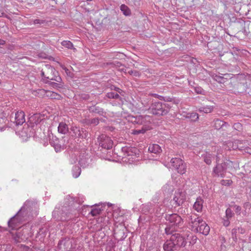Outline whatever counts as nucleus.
Returning <instances> with one entry per match:
<instances>
[{"label":"nucleus","instance_id":"4","mask_svg":"<svg viewBox=\"0 0 251 251\" xmlns=\"http://www.w3.org/2000/svg\"><path fill=\"white\" fill-rule=\"evenodd\" d=\"M228 165V163L226 162L217 163L216 165L213 168L212 175L217 177H225Z\"/></svg>","mask_w":251,"mask_h":251},{"label":"nucleus","instance_id":"61","mask_svg":"<svg viewBox=\"0 0 251 251\" xmlns=\"http://www.w3.org/2000/svg\"><path fill=\"white\" fill-rule=\"evenodd\" d=\"M5 43V41L0 39V45H3Z\"/></svg>","mask_w":251,"mask_h":251},{"label":"nucleus","instance_id":"13","mask_svg":"<svg viewBox=\"0 0 251 251\" xmlns=\"http://www.w3.org/2000/svg\"><path fill=\"white\" fill-rule=\"evenodd\" d=\"M122 117H123L122 114L121 113ZM124 118H126L128 121H130L133 123L142 125V115L139 116H132V115H128L127 117L123 116Z\"/></svg>","mask_w":251,"mask_h":251},{"label":"nucleus","instance_id":"31","mask_svg":"<svg viewBox=\"0 0 251 251\" xmlns=\"http://www.w3.org/2000/svg\"><path fill=\"white\" fill-rule=\"evenodd\" d=\"M89 158L84 157V158H80L79 160V164L81 167L82 168H85L89 164Z\"/></svg>","mask_w":251,"mask_h":251},{"label":"nucleus","instance_id":"5","mask_svg":"<svg viewBox=\"0 0 251 251\" xmlns=\"http://www.w3.org/2000/svg\"><path fill=\"white\" fill-rule=\"evenodd\" d=\"M164 218L165 220L168 222V224L172 225L176 228L182 226L183 223L182 218L176 213L166 214Z\"/></svg>","mask_w":251,"mask_h":251},{"label":"nucleus","instance_id":"40","mask_svg":"<svg viewBox=\"0 0 251 251\" xmlns=\"http://www.w3.org/2000/svg\"><path fill=\"white\" fill-rule=\"evenodd\" d=\"M89 126H97L99 123V119L98 118H95L93 119H89Z\"/></svg>","mask_w":251,"mask_h":251},{"label":"nucleus","instance_id":"58","mask_svg":"<svg viewBox=\"0 0 251 251\" xmlns=\"http://www.w3.org/2000/svg\"><path fill=\"white\" fill-rule=\"evenodd\" d=\"M51 84L52 85V86L53 87H58V83H55V82H52L51 83Z\"/></svg>","mask_w":251,"mask_h":251},{"label":"nucleus","instance_id":"20","mask_svg":"<svg viewBox=\"0 0 251 251\" xmlns=\"http://www.w3.org/2000/svg\"><path fill=\"white\" fill-rule=\"evenodd\" d=\"M166 227L165 228V234L168 235L174 234V232L176 231V227L168 223H166Z\"/></svg>","mask_w":251,"mask_h":251},{"label":"nucleus","instance_id":"43","mask_svg":"<svg viewBox=\"0 0 251 251\" xmlns=\"http://www.w3.org/2000/svg\"><path fill=\"white\" fill-rule=\"evenodd\" d=\"M51 145L54 147V149L56 152L59 151H60L61 146L60 144L58 143H53L52 142H50Z\"/></svg>","mask_w":251,"mask_h":251},{"label":"nucleus","instance_id":"18","mask_svg":"<svg viewBox=\"0 0 251 251\" xmlns=\"http://www.w3.org/2000/svg\"><path fill=\"white\" fill-rule=\"evenodd\" d=\"M58 131L59 133L65 134L69 132V127L68 125L64 122H60L58 126Z\"/></svg>","mask_w":251,"mask_h":251},{"label":"nucleus","instance_id":"47","mask_svg":"<svg viewBox=\"0 0 251 251\" xmlns=\"http://www.w3.org/2000/svg\"><path fill=\"white\" fill-rule=\"evenodd\" d=\"M122 71L124 72L125 73H127L132 75L133 71L129 70L128 69L123 68L121 69Z\"/></svg>","mask_w":251,"mask_h":251},{"label":"nucleus","instance_id":"11","mask_svg":"<svg viewBox=\"0 0 251 251\" xmlns=\"http://www.w3.org/2000/svg\"><path fill=\"white\" fill-rule=\"evenodd\" d=\"M32 115L29 117V120L33 124L37 125L45 119L44 114H41L40 113H32Z\"/></svg>","mask_w":251,"mask_h":251},{"label":"nucleus","instance_id":"46","mask_svg":"<svg viewBox=\"0 0 251 251\" xmlns=\"http://www.w3.org/2000/svg\"><path fill=\"white\" fill-rule=\"evenodd\" d=\"M161 112V113L160 112H157L156 111H152V114L153 115H166L168 111H164V110H162V111H160Z\"/></svg>","mask_w":251,"mask_h":251},{"label":"nucleus","instance_id":"48","mask_svg":"<svg viewBox=\"0 0 251 251\" xmlns=\"http://www.w3.org/2000/svg\"><path fill=\"white\" fill-rule=\"evenodd\" d=\"M229 219H227V218L223 219V225L224 226H225L226 227H227L229 226V225H230Z\"/></svg>","mask_w":251,"mask_h":251},{"label":"nucleus","instance_id":"53","mask_svg":"<svg viewBox=\"0 0 251 251\" xmlns=\"http://www.w3.org/2000/svg\"><path fill=\"white\" fill-rule=\"evenodd\" d=\"M251 207V204L249 202H246L244 203V207L247 209V208L250 209Z\"/></svg>","mask_w":251,"mask_h":251},{"label":"nucleus","instance_id":"50","mask_svg":"<svg viewBox=\"0 0 251 251\" xmlns=\"http://www.w3.org/2000/svg\"><path fill=\"white\" fill-rule=\"evenodd\" d=\"M90 122V120H89V119H86V118H85V119H83L82 120H81V122L85 125H87V126H89V122Z\"/></svg>","mask_w":251,"mask_h":251},{"label":"nucleus","instance_id":"35","mask_svg":"<svg viewBox=\"0 0 251 251\" xmlns=\"http://www.w3.org/2000/svg\"><path fill=\"white\" fill-rule=\"evenodd\" d=\"M189 240H190L188 241V242L189 243V245L187 246H188V248L190 246H192L196 243L197 241L198 240V238L195 235H192L190 237V238H189Z\"/></svg>","mask_w":251,"mask_h":251},{"label":"nucleus","instance_id":"25","mask_svg":"<svg viewBox=\"0 0 251 251\" xmlns=\"http://www.w3.org/2000/svg\"><path fill=\"white\" fill-rule=\"evenodd\" d=\"M37 202L34 201L27 200L25 201L23 206L25 207V208L29 210V212H30L32 210V208L35 206Z\"/></svg>","mask_w":251,"mask_h":251},{"label":"nucleus","instance_id":"2","mask_svg":"<svg viewBox=\"0 0 251 251\" xmlns=\"http://www.w3.org/2000/svg\"><path fill=\"white\" fill-rule=\"evenodd\" d=\"M189 235L185 237L182 234L178 233H175L171 237V241H173L176 250L180 248H187V243L189 240Z\"/></svg>","mask_w":251,"mask_h":251},{"label":"nucleus","instance_id":"38","mask_svg":"<svg viewBox=\"0 0 251 251\" xmlns=\"http://www.w3.org/2000/svg\"><path fill=\"white\" fill-rule=\"evenodd\" d=\"M142 124L146 123V122L151 123V117L150 115H142Z\"/></svg>","mask_w":251,"mask_h":251},{"label":"nucleus","instance_id":"16","mask_svg":"<svg viewBox=\"0 0 251 251\" xmlns=\"http://www.w3.org/2000/svg\"><path fill=\"white\" fill-rule=\"evenodd\" d=\"M29 212V210L22 206L16 214H19L18 217L21 218L23 221L25 222Z\"/></svg>","mask_w":251,"mask_h":251},{"label":"nucleus","instance_id":"42","mask_svg":"<svg viewBox=\"0 0 251 251\" xmlns=\"http://www.w3.org/2000/svg\"><path fill=\"white\" fill-rule=\"evenodd\" d=\"M47 231V229H44L43 228H41L39 229V231L37 233V235L39 236H42L41 238H43L46 235V232Z\"/></svg>","mask_w":251,"mask_h":251},{"label":"nucleus","instance_id":"27","mask_svg":"<svg viewBox=\"0 0 251 251\" xmlns=\"http://www.w3.org/2000/svg\"><path fill=\"white\" fill-rule=\"evenodd\" d=\"M47 97H49L51 99L57 100H61L62 98V97L61 95L51 91H49V92H48Z\"/></svg>","mask_w":251,"mask_h":251},{"label":"nucleus","instance_id":"37","mask_svg":"<svg viewBox=\"0 0 251 251\" xmlns=\"http://www.w3.org/2000/svg\"><path fill=\"white\" fill-rule=\"evenodd\" d=\"M189 222L190 225L194 224L195 222H197L198 220H202L201 218L199 217H197V215H191L189 217Z\"/></svg>","mask_w":251,"mask_h":251},{"label":"nucleus","instance_id":"32","mask_svg":"<svg viewBox=\"0 0 251 251\" xmlns=\"http://www.w3.org/2000/svg\"><path fill=\"white\" fill-rule=\"evenodd\" d=\"M204 162L207 165H210L212 163L211 154L210 153H206L203 155Z\"/></svg>","mask_w":251,"mask_h":251},{"label":"nucleus","instance_id":"39","mask_svg":"<svg viewBox=\"0 0 251 251\" xmlns=\"http://www.w3.org/2000/svg\"><path fill=\"white\" fill-rule=\"evenodd\" d=\"M148 130L146 127H142L141 129H135L133 131L132 133L134 135H138L139 134H143Z\"/></svg>","mask_w":251,"mask_h":251},{"label":"nucleus","instance_id":"26","mask_svg":"<svg viewBox=\"0 0 251 251\" xmlns=\"http://www.w3.org/2000/svg\"><path fill=\"white\" fill-rule=\"evenodd\" d=\"M227 124L222 120L216 119L214 122V127L216 129H220L224 126H226Z\"/></svg>","mask_w":251,"mask_h":251},{"label":"nucleus","instance_id":"59","mask_svg":"<svg viewBox=\"0 0 251 251\" xmlns=\"http://www.w3.org/2000/svg\"><path fill=\"white\" fill-rule=\"evenodd\" d=\"M232 238L233 239V240L235 242H237V236H236V235H235V236H232Z\"/></svg>","mask_w":251,"mask_h":251},{"label":"nucleus","instance_id":"52","mask_svg":"<svg viewBox=\"0 0 251 251\" xmlns=\"http://www.w3.org/2000/svg\"><path fill=\"white\" fill-rule=\"evenodd\" d=\"M60 66L62 67V68L65 70L66 73L69 76H71V75H70V72L69 71V70L67 69L64 65H60Z\"/></svg>","mask_w":251,"mask_h":251},{"label":"nucleus","instance_id":"56","mask_svg":"<svg viewBox=\"0 0 251 251\" xmlns=\"http://www.w3.org/2000/svg\"><path fill=\"white\" fill-rule=\"evenodd\" d=\"M58 215V211L56 210H54L53 212H52V216L54 218H58V217H56V216Z\"/></svg>","mask_w":251,"mask_h":251},{"label":"nucleus","instance_id":"30","mask_svg":"<svg viewBox=\"0 0 251 251\" xmlns=\"http://www.w3.org/2000/svg\"><path fill=\"white\" fill-rule=\"evenodd\" d=\"M229 206L231 207H233L235 210V212L237 215H240L241 214L242 208L241 206L237 205L235 204V202L233 201L231 202L229 204Z\"/></svg>","mask_w":251,"mask_h":251},{"label":"nucleus","instance_id":"41","mask_svg":"<svg viewBox=\"0 0 251 251\" xmlns=\"http://www.w3.org/2000/svg\"><path fill=\"white\" fill-rule=\"evenodd\" d=\"M107 97L108 98L118 99L119 98V95L117 93L115 94L113 92H109L107 94Z\"/></svg>","mask_w":251,"mask_h":251},{"label":"nucleus","instance_id":"51","mask_svg":"<svg viewBox=\"0 0 251 251\" xmlns=\"http://www.w3.org/2000/svg\"><path fill=\"white\" fill-rule=\"evenodd\" d=\"M237 229L238 232L239 233L242 234H244L246 231L245 229L244 228L241 227L237 228Z\"/></svg>","mask_w":251,"mask_h":251},{"label":"nucleus","instance_id":"10","mask_svg":"<svg viewBox=\"0 0 251 251\" xmlns=\"http://www.w3.org/2000/svg\"><path fill=\"white\" fill-rule=\"evenodd\" d=\"M15 116V122L16 125H22L25 122V113L24 111H17Z\"/></svg>","mask_w":251,"mask_h":251},{"label":"nucleus","instance_id":"8","mask_svg":"<svg viewBox=\"0 0 251 251\" xmlns=\"http://www.w3.org/2000/svg\"><path fill=\"white\" fill-rule=\"evenodd\" d=\"M18 215L19 214H15L8 221V227L11 228V230L17 229L19 226L24 222L21 218L18 217Z\"/></svg>","mask_w":251,"mask_h":251},{"label":"nucleus","instance_id":"6","mask_svg":"<svg viewBox=\"0 0 251 251\" xmlns=\"http://www.w3.org/2000/svg\"><path fill=\"white\" fill-rule=\"evenodd\" d=\"M72 247V243L70 240V237H66L62 238L58 243L56 248L58 250H63V251H68Z\"/></svg>","mask_w":251,"mask_h":251},{"label":"nucleus","instance_id":"54","mask_svg":"<svg viewBox=\"0 0 251 251\" xmlns=\"http://www.w3.org/2000/svg\"><path fill=\"white\" fill-rule=\"evenodd\" d=\"M132 75L135 77H139L140 76V73L137 71H133Z\"/></svg>","mask_w":251,"mask_h":251},{"label":"nucleus","instance_id":"23","mask_svg":"<svg viewBox=\"0 0 251 251\" xmlns=\"http://www.w3.org/2000/svg\"><path fill=\"white\" fill-rule=\"evenodd\" d=\"M76 136L79 138L85 139H87L89 138L88 132L84 128H80V130H79V131Z\"/></svg>","mask_w":251,"mask_h":251},{"label":"nucleus","instance_id":"9","mask_svg":"<svg viewBox=\"0 0 251 251\" xmlns=\"http://www.w3.org/2000/svg\"><path fill=\"white\" fill-rule=\"evenodd\" d=\"M173 201H175L176 206H179L182 205L186 201L185 194L182 192L176 193Z\"/></svg>","mask_w":251,"mask_h":251},{"label":"nucleus","instance_id":"44","mask_svg":"<svg viewBox=\"0 0 251 251\" xmlns=\"http://www.w3.org/2000/svg\"><path fill=\"white\" fill-rule=\"evenodd\" d=\"M233 127L234 129L240 131L242 129V125L239 123H235L233 126Z\"/></svg>","mask_w":251,"mask_h":251},{"label":"nucleus","instance_id":"33","mask_svg":"<svg viewBox=\"0 0 251 251\" xmlns=\"http://www.w3.org/2000/svg\"><path fill=\"white\" fill-rule=\"evenodd\" d=\"M61 45L66 48L75 50V49L73 47L72 43L69 41H63L61 42Z\"/></svg>","mask_w":251,"mask_h":251},{"label":"nucleus","instance_id":"45","mask_svg":"<svg viewBox=\"0 0 251 251\" xmlns=\"http://www.w3.org/2000/svg\"><path fill=\"white\" fill-rule=\"evenodd\" d=\"M71 130L75 134V136H76L79 130H80V128L79 126H74L71 128Z\"/></svg>","mask_w":251,"mask_h":251},{"label":"nucleus","instance_id":"19","mask_svg":"<svg viewBox=\"0 0 251 251\" xmlns=\"http://www.w3.org/2000/svg\"><path fill=\"white\" fill-rule=\"evenodd\" d=\"M203 201L201 198H197L196 202H195L193 208L197 212H201L203 207Z\"/></svg>","mask_w":251,"mask_h":251},{"label":"nucleus","instance_id":"14","mask_svg":"<svg viewBox=\"0 0 251 251\" xmlns=\"http://www.w3.org/2000/svg\"><path fill=\"white\" fill-rule=\"evenodd\" d=\"M210 231V227L208 225L205 223V222L202 221H201V224H200V227L198 230V232L201 233L204 235L208 234Z\"/></svg>","mask_w":251,"mask_h":251},{"label":"nucleus","instance_id":"62","mask_svg":"<svg viewBox=\"0 0 251 251\" xmlns=\"http://www.w3.org/2000/svg\"><path fill=\"white\" fill-rule=\"evenodd\" d=\"M109 112L110 113V114H108V116H109L110 117H113L114 116V114L113 113V112H111L110 111H109Z\"/></svg>","mask_w":251,"mask_h":251},{"label":"nucleus","instance_id":"22","mask_svg":"<svg viewBox=\"0 0 251 251\" xmlns=\"http://www.w3.org/2000/svg\"><path fill=\"white\" fill-rule=\"evenodd\" d=\"M94 206L95 207L92 208L90 212V214H91L92 216L93 217L96 216L100 214L101 211L103 210V209H102V206H101V207H100V205L97 204H95Z\"/></svg>","mask_w":251,"mask_h":251},{"label":"nucleus","instance_id":"60","mask_svg":"<svg viewBox=\"0 0 251 251\" xmlns=\"http://www.w3.org/2000/svg\"><path fill=\"white\" fill-rule=\"evenodd\" d=\"M34 23L35 24H41V23L40 22V20H35L34 21Z\"/></svg>","mask_w":251,"mask_h":251},{"label":"nucleus","instance_id":"34","mask_svg":"<svg viewBox=\"0 0 251 251\" xmlns=\"http://www.w3.org/2000/svg\"><path fill=\"white\" fill-rule=\"evenodd\" d=\"M121 10L123 12L124 14L126 16H128L130 14V10L128 7L125 4H122L121 6Z\"/></svg>","mask_w":251,"mask_h":251},{"label":"nucleus","instance_id":"24","mask_svg":"<svg viewBox=\"0 0 251 251\" xmlns=\"http://www.w3.org/2000/svg\"><path fill=\"white\" fill-rule=\"evenodd\" d=\"M148 150L149 151L154 153H158L162 151L161 147L157 144L150 145Z\"/></svg>","mask_w":251,"mask_h":251},{"label":"nucleus","instance_id":"21","mask_svg":"<svg viewBox=\"0 0 251 251\" xmlns=\"http://www.w3.org/2000/svg\"><path fill=\"white\" fill-rule=\"evenodd\" d=\"M48 92H49V90L41 89L33 91L32 94L35 96L42 98L44 97H48Z\"/></svg>","mask_w":251,"mask_h":251},{"label":"nucleus","instance_id":"7","mask_svg":"<svg viewBox=\"0 0 251 251\" xmlns=\"http://www.w3.org/2000/svg\"><path fill=\"white\" fill-rule=\"evenodd\" d=\"M99 145L102 148L109 150L112 148L113 141L110 138L105 134H101L98 138Z\"/></svg>","mask_w":251,"mask_h":251},{"label":"nucleus","instance_id":"28","mask_svg":"<svg viewBox=\"0 0 251 251\" xmlns=\"http://www.w3.org/2000/svg\"><path fill=\"white\" fill-rule=\"evenodd\" d=\"M81 168L78 166L75 165L72 169L73 176L75 178L78 177L81 173Z\"/></svg>","mask_w":251,"mask_h":251},{"label":"nucleus","instance_id":"64","mask_svg":"<svg viewBox=\"0 0 251 251\" xmlns=\"http://www.w3.org/2000/svg\"><path fill=\"white\" fill-rule=\"evenodd\" d=\"M249 240L250 242H251V233L250 234L249 238Z\"/></svg>","mask_w":251,"mask_h":251},{"label":"nucleus","instance_id":"49","mask_svg":"<svg viewBox=\"0 0 251 251\" xmlns=\"http://www.w3.org/2000/svg\"><path fill=\"white\" fill-rule=\"evenodd\" d=\"M231 180H224L223 179L221 180V184L223 185H226V184L229 185L231 182Z\"/></svg>","mask_w":251,"mask_h":251},{"label":"nucleus","instance_id":"12","mask_svg":"<svg viewBox=\"0 0 251 251\" xmlns=\"http://www.w3.org/2000/svg\"><path fill=\"white\" fill-rule=\"evenodd\" d=\"M122 151L125 152L128 156L138 157L139 155V150L135 147H124L122 148Z\"/></svg>","mask_w":251,"mask_h":251},{"label":"nucleus","instance_id":"1","mask_svg":"<svg viewBox=\"0 0 251 251\" xmlns=\"http://www.w3.org/2000/svg\"><path fill=\"white\" fill-rule=\"evenodd\" d=\"M42 79L45 83H48L50 80L60 82L61 77L58 75V72L50 65H46L42 70Z\"/></svg>","mask_w":251,"mask_h":251},{"label":"nucleus","instance_id":"57","mask_svg":"<svg viewBox=\"0 0 251 251\" xmlns=\"http://www.w3.org/2000/svg\"><path fill=\"white\" fill-rule=\"evenodd\" d=\"M114 89L118 92V93H119L120 94H122V93L123 92V91L122 90H121V89H120L119 88H118V87H114Z\"/></svg>","mask_w":251,"mask_h":251},{"label":"nucleus","instance_id":"55","mask_svg":"<svg viewBox=\"0 0 251 251\" xmlns=\"http://www.w3.org/2000/svg\"><path fill=\"white\" fill-rule=\"evenodd\" d=\"M238 231L237 229V228H234L231 230V235L232 236H235L237 235Z\"/></svg>","mask_w":251,"mask_h":251},{"label":"nucleus","instance_id":"17","mask_svg":"<svg viewBox=\"0 0 251 251\" xmlns=\"http://www.w3.org/2000/svg\"><path fill=\"white\" fill-rule=\"evenodd\" d=\"M181 114L186 118L190 119L193 121H196L199 118L198 114L196 112L187 113V111H183Z\"/></svg>","mask_w":251,"mask_h":251},{"label":"nucleus","instance_id":"29","mask_svg":"<svg viewBox=\"0 0 251 251\" xmlns=\"http://www.w3.org/2000/svg\"><path fill=\"white\" fill-rule=\"evenodd\" d=\"M202 220H198L197 222H195L194 224L190 225L191 229L192 231L195 232H198V230L200 227V224H201V221H202Z\"/></svg>","mask_w":251,"mask_h":251},{"label":"nucleus","instance_id":"36","mask_svg":"<svg viewBox=\"0 0 251 251\" xmlns=\"http://www.w3.org/2000/svg\"><path fill=\"white\" fill-rule=\"evenodd\" d=\"M234 216V213L230 208H227L226 210V218L231 219Z\"/></svg>","mask_w":251,"mask_h":251},{"label":"nucleus","instance_id":"3","mask_svg":"<svg viewBox=\"0 0 251 251\" xmlns=\"http://www.w3.org/2000/svg\"><path fill=\"white\" fill-rule=\"evenodd\" d=\"M170 163L180 175H183L186 172L187 164L182 159L177 157L172 158L170 160Z\"/></svg>","mask_w":251,"mask_h":251},{"label":"nucleus","instance_id":"63","mask_svg":"<svg viewBox=\"0 0 251 251\" xmlns=\"http://www.w3.org/2000/svg\"><path fill=\"white\" fill-rule=\"evenodd\" d=\"M1 115H1V118L2 119L3 118V117H5V116L4 115H6V114H5V113H4V111H3V112H2Z\"/></svg>","mask_w":251,"mask_h":251},{"label":"nucleus","instance_id":"15","mask_svg":"<svg viewBox=\"0 0 251 251\" xmlns=\"http://www.w3.org/2000/svg\"><path fill=\"white\" fill-rule=\"evenodd\" d=\"M163 249L165 251H177L173 241H171V238L167 240L163 245Z\"/></svg>","mask_w":251,"mask_h":251}]
</instances>
